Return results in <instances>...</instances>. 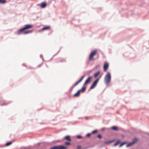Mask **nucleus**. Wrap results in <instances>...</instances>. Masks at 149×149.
Wrapping results in <instances>:
<instances>
[{
    "label": "nucleus",
    "instance_id": "dca6fc26",
    "mask_svg": "<svg viewBox=\"0 0 149 149\" xmlns=\"http://www.w3.org/2000/svg\"><path fill=\"white\" fill-rule=\"evenodd\" d=\"M111 129L117 131L118 130V127L116 126H113L111 127Z\"/></svg>",
    "mask_w": 149,
    "mask_h": 149
},
{
    "label": "nucleus",
    "instance_id": "2eb2a0df",
    "mask_svg": "<svg viewBox=\"0 0 149 149\" xmlns=\"http://www.w3.org/2000/svg\"><path fill=\"white\" fill-rule=\"evenodd\" d=\"M86 89V87H85L83 86L82 88L81 89V90H80V92H83L85 91Z\"/></svg>",
    "mask_w": 149,
    "mask_h": 149
},
{
    "label": "nucleus",
    "instance_id": "9b49d317",
    "mask_svg": "<svg viewBox=\"0 0 149 149\" xmlns=\"http://www.w3.org/2000/svg\"><path fill=\"white\" fill-rule=\"evenodd\" d=\"M46 6V4L45 3H42L40 5L41 8H45Z\"/></svg>",
    "mask_w": 149,
    "mask_h": 149
},
{
    "label": "nucleus",
    "instance_id": "aec40b11",
    "mask_svg": "<svg viewBox=\"0 0 149 149\" xmlns=\"http://www.w3.org/2000/svg\"><path fill=\"white\" fill-rule=\"evenodd\" d=\"M6 2V0H0V3H4Z\"/></svg>",
    "mask_w": 149,
    "mask_h": 149
},
{
    "label": "nucleus",
    "instance_id": "9d476101",
    "mask_svg": "<svg viewBox=\"0 0 149 149\" xmlns=\"http://www.w3.org/2000/svg\"><path fill=\"white\" fill-rule=\"evenodd\" d=\"M50 28V27L49 26H46L42 28V30H48Z\"/></svg>",
    "mask_w": 149,
    "mask_h": 149
},
{
    "label": "nucleus",
    "instance_id": "a211bd4d",
    "mask_svg": "<svg viewBox=\"0 0 149 149\" xmlns=\"http://www.w3.org/2000/svg\"><path fill=\"white\" fill-rule=\"evenodd\" d=\"M138 140V139L137 138H135L133 140V141L132 142L133 143V144H134L135 143H136Z\"/></svg>",
    "mask_w": 149,
    "mask_h": 149
},
{
    "label": "nucleus",
    "instance_id": "b1692460",
    "mask_svg": "<svg viewBox=\"0 0 149 149\" xmlns=\"http://www.w3.org/2000/svg\"><path fill=\"white\" fill-rule=\"evenodd\" d=\"M97 136L98 138H100V139H101L102 137V136L100 134H98L97 135Z\"/></svg>",
    "mask_w": 149,
    "mask_h": 149
},
{
    "label": "nucleus",
    "instance_id": "bb28decb",
    "mask_svg": "<svg viewBox=\"0 0 149 149\" xmlns=\"http://www.w3.org/2000/svg\"><path fill=\"white\" fill-rule=\"evenodd\" d=\"M91 134L90 133H88L86 135V136L88 137H89L90 136Z\"/></svg>",
    "mask_w": 149,
    "mask_h": 149
},
{
    "label": "nucleus",
    "instance_id": "a878e982",
    "mask_svg": "<svg viewBox=\"0 0 149 149\" xmlns=\"http://www.w3.org/2000/svg\"><path fill=\"white\" fill-rule=\"evenodd\" d=\"M81 137H82V136L80 135L78 136L77 137V138L78 139H80V138H81Z\"/></svg>",
    "mask_w": 149,
    "mask_h": 149
},
{
    "label": "nucleus",
    "instance_id": "f257e3e1",
    "mask_svg": "<svg viewBox=\"0 0 149 149\" xmlns=\"http://www.w3.org/2000/svg\"><path fill=\"white\" fill-rule=\"evenodd\" d=\"M33 27V25L30 24H28L26 25L25 26L19 29L17 31V33L19 34H20L22 33L24 34H26L31 33L32 31V30H29L27 31H25L26 30L32 28Z\"/></svg>",
    "mask_w": 149,
    "mask_h": 149
},
{
    "label": "nucleus",
    "instance_id": "0eeeda50",
    "mask_svg": "<svg viewBox=\"0 0 149 149\" xmlns=\"http://www.w3.org/2000/svg\"><path fill=\"white\" fill-rule=\"evenodd\" d=\"M109 67V64L107 62L104 63V66L103 69L104 71L106 72L107 69Z\"/></svg>",
    "mask_w": 149,
    "mask_h": 149
},
{
    "label": "nucleus",
    "instance_id": "39448f33",
    "mask_svg": "<svg viewBox=\"0 0 149 149\" xmlns=\"http://www.w3.org/2000/svg\"><path fill=\"white\" fill-rule=\"evenodd\" d=\"M99 80V79H97L94 81V82L93 83L92 85L90 87V89H93L96 86L97 83L98 81Z\"/></svg>",
    "mask_w": 149,
    "mask_h": 149
},
{
    "label": "nucleus",
    "instance_id": "c85d7f7f",
    "mask_svg": "<svg viewBox=\"0 0 149 149\" xmlns=\"http://www.w3.org/2000/svg\"><path fill=\"white\" fill-rule=\"evenodd\" d=\"M65 60H61L60 61L61 62H65Z\"/></svg>",
    "mask_w": 149,
    "mask_h": 149
},
{
    "label": "nucleus",
    "instance_id": "20e7f679",
    "mask_svg": "<svg viewBox=\"0 0 149 149\" xmlns=\"http://www.w3.org/2000/svg\"><path fill=\"white\" fill-rule=\"evenodd\" d=\"M66 147L62 146H55L51 148V149H66Z\"/></svg>",
    "mask_w": 149,
    "mask_h": 149
},
{
    "label": "nucleus",
    "instance_id": "412c9836",
    "mask_svg": "<svg viewBox=\"0 0 149 149\" xmlns=\"http://www.w3.org/2000/svg\"><path fill=\"white\" fill-rule=\"evenodd\" d=\"M12 143V142H11L7 143L6 144V146H8L10 145Z\"/></svg>",
    "mask_w": 149,
    "mask_h": 149
},
{
    "label": "nucleus",
    "instance_id": "393cba45",
    "mask_svg": "<svg viewBox=\"0 0 149 149\" xmlns=\"http://www.w3.org/2000/svg\"><path fill=\"white\" fill-rule=\"evenodd\" d=\"M125 144V143H121L120 145V147L122 146L123 145Z\"/></svg>",
    "mask_w": 149,
    "mask_h": 149
},
{
    "label": "nucleus",
    "instance_id": "ddd939ff",
    "mask_svg": "<svg viewBox=\"0 0 149 149\" xmlns=\"http://www.w3.org/2000/svg\"><path fill=\"white\" fill-rule=\"evenodd\" d=\"M65 139L67 140L70 141L71 140L70 137L69 136H67L65 137Z\"/></svg>",
    "mask_w": 149,
    "mask_h": 149
},
{
    "label": "nucleus",
    "instance_id": "423d86ee",
    "mask_svg": "<svg viewBox=\"0 0 149 149\" xmlns=\"http://www.w3.org/2000/svg\"><path fill=\"white\" fill-rule=\"evenodd\" d=\"M92 79V77H90L86 80L84 84V85H85L89 83L91 81Z\"/></svg>",
    "mask_w": 149,
    "mask_h": 149
},
{
    "label": "nucleus",
    "instance_id": "6e6552de",
    "mask_svg": "<svg viewBox=\"0 0 149 149\" xmlns=\"http://www.w3.org/2000/svg\"><path fill=\"white\" fill-rule=\"evenodd\" d=\"M85 76V75H84L83 76H82L81 79H80L79 81H78L74 85L73 87H75V86L77 85L84 78V77Z\"/></svg>",
    "mask_w": 149,
    "mask_h": 149
},
{
    "label": "nucleus",
    "instance_id": "f8f14e48",
    "mask_svg": "<svg viewBox=\"0 0 149 149\" xmlns=\"http://www.w3.org/2000/svg\"><path fill=\"white\" fill-rule=\"evenodd\" d=\"M113 142V141H105L104 142V143L107 145H108Z\"/></svg>",
    "mask_w": 149,
    "mask_h": 149
},
{
    "label": "nucleus",
    "instance_id": "7ed1b4c3",
    "mask_svg": "<svg viewBox=\"0 0 149 149\" xmlns=\"http://www.w3.org/2000/svg\"><path fill=\"white\" fill-rule=\"evenodd\" d=\"M97 52V50H95L92 52L89 56V60L91 61L93 59V57L96 55Z\"/></svg>",
    "mask_w": 149,
    "mask_h": 149
},
{
    "label": "nucleus",
    "instance_id": "f3484780",
    "mask_svg": "<svg viewBox=\"0 0 149 149\" xmlns=\"http://www.w3.org/2000/svg\"><path fill=\"white\" fill-rule=\"evenodd\" d=\"M133 144H133V143L132 142L131 143H128L127 145V147H128L130 146L133 145Z\"/></svg>",
    "mask_w": 149,
    "mask_h": 149
},
{
    "label": "nucleus",
    "instance_id": "f03ea898",
    "mask_svg": "<svg viewBox=\"0 0 149 149\" xmlns=\"http://www.w3.org/2000/svg\"><path fill=\"white\" fill-rule=\"evenodd\" d=\"M111 75L109 72H108L104 78V82L106 84H108L111 81Z\"/></svg>",
    "mask_w": 149,
    "mask_h": 149
},
{
    "label": "nucleus",
    "instance_id": "6ab92c4d",
    "mask_svg": "<svg viewBox=\"0 0 149 149\" xmlns=\"http://www.w3.org/2000/svg\"><path fill=\"white\" fill-rule=\"evenodd\" d=\"M120 142V141H117L116 143H114V146H116Z\"/></svg>",
    "mask_w": 149,
    "mask_h": 149
},
{
    "label": "nucleus",
    "instance_id": "4468645a",
    "mask_svg": "<svg viewBox=\"0 0 149 149\" xmlns=\"http://www.w3.org/2000/svg\"><path fill=\"white\" fill-rule=\"evenodd\" d=\"M100 72L99 71H97V72L95 73L94 74V76L95 77H96L98 75L100 74Z\"/></svg>",
    "mask_w": 149,
    "mask_h": 149
},
{
    "label": "nucleus",
    "instance_id": "cd10ccee",
    "mask_svg": "<svg viewBox=\"0 0 149 149\" xmlns=\"http://www.w3.org/2000/svg\"><path fill=\"white\" fill-rule=\"evenodd\" d=\"M81 148V147L80 146H78L77 147V148L78 149H80Z\"/></svg>",
    "mask_w": 149,
    "mask_h": 149
},
{
    "label": "nucleus",
    "instance_id": "5701e85b",
    "mask_svg": "<svg viewBox=\"0 0 149 149\" xmlns=\"http://www.w3.org/2000/svg\"><path fill=\"white\" fill-rule=\"evenodd\" d=\"M97 130H95L93 131L92 132V133L93 134H95L96 133H97Z\"/></svg>",
    "mask_w": 149,
    "mask_h": 149
},
{
    "label": "nucleus",
    "instance_id": "1a4fd4ad",
    "mask_svg": "<svg viewBox=\"0 0 149 149\" xmlns=\"http://www.w3.org/2000/svg\"><path fill=\"white\" fill-rule=\"evenodd\" d=\"M80 90H79L74 95V96L77 97L79 96L80 94Z\"/></svg>",
    "mask_w": 149,
    "mask_h": 149
},
{
    "label": "nucleus",
    "instance_id": "4be33fe9",
    "mask_svg": "<svg viewBox=\"0 0 149 149\" xmlns=\"http://www.w3.org/2000/svg\"><path fill=\"white\" fill-rule=\"evenodd\" d=\"M65 145H66L67 146H69L70 145V143L69 142H66L65 143Z\"/></svg>",
    "mask_w": 149,
    "mask_h": 149
}]
</instances>
